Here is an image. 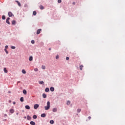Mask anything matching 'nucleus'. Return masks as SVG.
<instances>
[{
    "label": "nucleus",
    "mask_w": 125,
    "mask_h": 125,
    "mask_svg": "<svg viewBox=\"0 0 125 125\" xmlns=\"http://www.w3.org/2000/svg\"><path fill=\"white\" fill-rule=\"evenodd\" d=\"M33 15H37V12H36V11H33Z\"/></svg>",
    "instance_id": "obj_26"
},
{
    "label": "nucleus",
    "mask_w": 125,
    "mask_h": 125,
    "mask_svg": "<svg viewBox=\"0 0 125 125\" xmlns=\"http://www.w3.org/2000/svg\"><path fill=\"white\" fill-rule=\"evenodd\" d=\"M10 20V18H7L6 20V22L8 24V25H10V22H9V20Z\"/></svg>",
    "instance_id": "obj_2"
},
{
    "label": "nucleus",
    "mask_w": 125,
    "mask_h": 125,
    "mask_svg": "<svg viewBox=\"0 0 125 125\" xmlns=\"http://www.w3.org/2000/svg\"><path fill=\"white\" fill-rule=\"evenodd\" d=\"M27 120H31V117L30 116H27Z\"/></svg>",
    "instance_id": "obj_29"
},
{
    "label": "nucleus",
    "mask_w": 125,
    "mask_h": 125,
    "mask_svg": "<svg viewBox=\"0 0 125 125\" xmlns=\"http://www.w3.org/2000/svg\"><path fill=\"white\" fill-rule=\"evenodd\" d=\"M58 58H59V56L57 55L56 57V59H58Z\"/></svg>",
    "instance_id": "obj_36"
},
{
    "label": "nucleus",
    "mask_w": 125,
    "mask_h": 125,
    "mask_svg": "<svg viewBox=\"0 0 125 125\" xmlns=\"http://www.w3.org/2000/svg\"><path fill=\"white\" fill-rule=\"evenodd\" d=\"M81 111H82V109H77L78 113H80L81 112Z\"/></svg>",
    "instance_id": "obj_32"
},
{
    "label": "nucleus",
    "mask_w": 125,
    "mask_h": 125,
    "mask_svg": "<svg viewBox=\"0 0 125 125\" xmlns=\"http://www.w3.org/2000/svg\"><path fill=\"white\" fill-rule=\"evenodd\" d=\"M3 71L4 72V73H7V72H8L7 70H6V68L4 67Z\"/></svg>",
    "instance_id": "obj_16"
},
{
    "label": "nucleus",
    "mask_w": 125,
    "mask_h": 125,
    "mask_svg": "<svg viewBox=\"0 0 125 125\" xmlns=\"http://www.w3.org/2000/svg\"><path fill=\"white\" fill-rule=\"evenodd\" d=\"M31 43H33V44L35 43V41L32 40L31 41Z\"/></svg>",
    "instance_id": "obj_35"
},
{
    "label": "nucleus",
    "mask_w": 125,
    "mask_h": 125,
    "mask_svg": "<svg viewBox=\"0 0 125 125\" xmlns=\"http://www.w3.org/2000/svg\"><path fill=\"white\" fill-rule=\"evenodd\" d=\"M23 94H27V91L26 90H23Z\"/></svg>",
    "instance_id": "obj_18"
},
{
    "label": "nucleus",
    "mask_w": 125,
    "mask_h": 125,
    "mask_svg": "<svg viewBox=\"0 0 125 125\" xmlns=\"http://www.w3.org/2000/svg\"><path fill=\"white\" fill-rule=\"evenodd\" d=\"M41 32H42V29H39L37 31V35H40L41 34Z\"/></svg>",
    "instance_id": "obj_4"
},
{
    "label": "nucleus",
    "mask_w": 125,
    "mask_h": 125,
    "mask_svg": "<svg viewBox=\"0 0 125 125\" xmlns=\"http://www.w3.org/2000/svg\"><path fill=\"white\" fill-rule=\"evenodd\" d=\"M42 68L43 70H44V69H45V66H44V65H42Z\"/></svg>",
    "instance_id": "obj_27"
},
{
    "label": "nucleus",
    "mask_w": 125,
    "mask_h": 125,
    "mask_svg": "<svg viewBox=\"0 0 125 125\" xmlns=\"http://www.w3.org/2000/svg\"><path fill=\"white\" fill-rule=\"evenodd\" d=\"M42 96L43 98H46V95L45 94H43Z\"/></svg>",
    "instance_id": "obj_23"
},
{
    "label": "nucleus",
    "mask_w": 125,
    "mask_h": 125,
    "mask_svg": "<svg viewBox=\"0 0 125 125\" xmlns=\"http://www.w3.org/2000/svg\"><path fill=\"white\" fill-rule=\"evenodd\" d=\"M2 19L3 20H5V15L2 16Z\"/></svg>",
    "instance_id": "obj_22"
},
{
    "label": "nucleus",
    "mask_w": 125,
    "mask_h": 125,
    "mask_svg": "<svg viewBox=\"0 0 125 125\" xmlns=\"http://www.w3.org/2000/svg\"><path fill=\"white\" fill-rule=\"evenodd\" d=\"M45 110H49V108H50V102H47V106H44Z\"/></svg>",
    "instance_id": "obj_1"
},
{
    "label": "nucleus",
    "mask_w": 125,
    "mask_h": 125,
    "mask_svg": "<svg viewBox=\"0 0 125 125\" xmlns=\"http://www.w3.org/2000/svg\"><path fill=\"white\" fill-rule=\"evenodd\" d=\"M11 48H12V49H15L16 47H15V46H12L11 47Z\"/></svg>",
    "instance_id": "obj_30"
},
{
    "label": "nucleus",
    "mask_w": 125,
    "mask_h": 125,
    "mask_svg": "<svg viewBox=\"0 0 125 125\" xmlns=\"http://www.w3.org/2000/svg\"><path fill=\"white\" fill-rule=\"evenodd\" d=\"M62 0H58V3H61Z\"/></svg>",
    "instance_id": "obj_33"
},
{
    "label": "nucleus",
    "mask_w": 125,
    "mask_h": 125,
    "mask_svg": "<svg viewBox=\"0 0 125 125\" xmlns=\"http://www.w3.org/2000/svg\"><path fill=\"white\" fill-rule=\"evenodd\" d=\"M72 4H73V5H75V4H76V2H73L72 3Z\"/></svg>",
    "instance_id": "obj_42"
},
{
    "label": "nucleus",
    "mask_w": 125,
    "mask_h": 125,
    "mask_svg": "<svg viewBox=\"0 0 125 125\" xmlns=\"http://www.w3.org/2000/svg\"><path fill=\"white\" fill-rule=\"evenodd\" d=\"M8 15L9 17H12V16H14V15H13V14H12L11 12H9Z\"/></svg>",
    "instance_id": "obj_3"
},
{
    "label": "nucleus",
    "mask_w": 125,
    "mask_h": 125,
    "mask_svg": "<svg viewBox=\"0 0 125 125\" xmlns=\"http://www.w3.org/2000/svg\"><path fill=\"white\" fill-rule=\"evenodd\" d=\"M50 124H51V125H53L54 124V121L53 120H51L50 121Z\"/></svg>",
    "instance_id": "obj_19"
},
{
    "label": "nucleus",
    "mask_w": 125,
    "mask_h": 125,
    "mask_svg": "<svg viewBox=\"0 0 125 125\" xmlns=\"http://www.w3.org/2000/svg\"><path fill=\"white\" fill-rule=\"evenodd\" d=\"M37 118H38V117L37 116V115H34L33 116V119H37Z\"/></svg>",
    "instance_id": "obj_28"
},
{
    "label": "nucleus",
    "mask_w": 125,
    "mask_h": 125,
    "mask_svg": "<svg viewBox=\"0 0 125 125\" xmlns=\"http://www.w3.org/2000/svg\"><path fill=\"white\" fill-rule=\"evenodd\" d=\"M88 119H89V120H90V119H91V117L89 116V117H88Z\"/></svg>",
    "instance_id": "obj_43"
},
{
    "label": "nucleus",
    "mask_w": 125,
    "mask_h": 125,
    "mask_svg": "<svg viewBox=\"0 0 125 125\" xmlns=\"http://www.w3.org/2000/svg\"><path fill=\"white\" fill-rule=\"evenodd\" d=\"M22 74H26V71L24 69L22 70Z\"/></svg>",
    "instance_id": "obj_25"
},
{
    "label": "nucleus",
    "mask_w": 125,
    "mask_h": 125,
    "mask_svg": "<svg viewBox=\"0 0 125 125\" xmlns=\"http://www.w3.org/2000/svg\"><path fill=\"white\" fill-rule=\"evenodd\" d=\"M20 101L21 102H24V98L23 97H21L20 99Z\"/></svg>",
    "instance_id": "obj_13"
},
{
    "label": "nucleus",
    "mask_w": 125,
    "mask_h": 125,
    "mask_svg": "<svg viewBox=\"0 0 125 125\" xmlns=\"http://www.w3.org/2000/svg\"><path fill=\"white\" fill-rule=\"evenodd\" d=\"M41 117H42V118H45V117H46V115L45 113H42L41 114Z\"/></svg>",
    "instance_id": "obj_5"
},
{
    "label": "nucleus",
    "mask_w": 125,
    "mask_h": 125,
    "mask_svg": "<svg viewBox=\"0 0 125 125\" xmlns=\"http://www.w3.org/2000/svg\"><path fill=\"white\" fill-rule=\"evenodd\" d=\"M17 115H18V113H17Z\"/></svg>",
    "instance_id": "obj_48"
},
{
    "label": "nucleus",
    "mask_w": 125,
    "mask_h": 125,
    "mask_svg": "<svg viewBox=\"0 0 125 125\" xmlns=\"http://www.w3.org/2000/svg\"><path fill=\"white\" fill-rule=\"evenodd\" d=\"M11 93L10 91H9V92H8V93Z\"/></svg>",
    "instance_id": "obj_46"
},
{
    "label": "nucleus",
    "mask_w": 125,
    "mask_h": 125,
    "mask_svg": "<svg viewBox=\"0 0 125 125\" xmlns=\"http://www.w3.org/2000/svg\"><path fill=\"white\" fill-rule=\"evenodd\" d=\"M40 9L42 10L44 8V7H43V6H42V5H40Z\"/></svg>",
    "instance_id": "obj_20"
},
{
    "label": "nucleus",
    "mask_w": 125,
    "mask_h": 125,
    "mask_svg": "<svg viewBox=\"0 0 125 125\" xmlns=\"http://www.w3.org/2000/svg\"><path fill=\"white\" fill-rule=\"evenodd\" d=\"M49 50H51V48H49Z\"/></svg>",
    "instance_id": "obj_45"
},
{
    "label": "nucleus",
    "mask_w": 125,
    "mask_h": 125,
    "mask_svg": "<svg viewBox=\"0 0 125 125\" xmlns=\"http://www.w3.org/2000/svg\"><path fill=\"white\" fill-rule=\"evenodd\" d=\"M20 83V82H18V83Z\"/></svg>",
    "instance_id": "obj_47"
},
{
    "label": "nucleus",
    "mask_w": 125,
    "mask_h": 125,
    "mask_svg": "<svg viewBox=\"0 0 125 125\" xmlns=\"http://www.w3.org/2000/svg\"><path fill=\"white\" fill-rule=\"evenodd\" d=\"M34 71H35V72H37V71H38V68H35V69H34Z\"/></svg>",
    "instance_id": "obj_38"
},
{
    "label": "nucleus",
    "mask_w": 125,
    "mask_h": 125,
    "mask_svg": "<svg viewBox=\"0 0 125 125\" xmlns=\"http://www.w3.org/2000/svg\"><path fill=\"white\" fill-rule=\"evenodd\" d=\"M10 113H11V114H13L14 113V109H11L9 111Z\"/></svg>",
    "instance_id": "obj_7"
},
{
    "label": "nucleus",
    "mask_w": 125,
    "mask_h": 125,
    "mask_svg": "<svg viewBox=\"0 0 125 125\" xmlns=\"http://www.w3.org/2000/svg\"><path fill=\"white\" fill-rule=\"evenodd\" d=\"M39 106V104H36L34 105V109H37L38 107Z\"/></svg>",
    "instance_id": "obj_6"
},
{
    "label": "nucleus",
    "mask_w": 125,
    "mask_h": 125,
    "mask_svg": "<svg viewBox=\"0 0 125 125\" xmlns=\"http://www.w3.org/2000/svg\"><path fill=\"white\" fill-rule=\"evenodd\" d=\"M43 83V81H40V82H39V83L40 84H42V83Z\"/></svg>",
    "instance_id": "obj_31"
},
{
    "label": "nucleus",
    "mask_w": 125,
    "mask_h": 125,
    "mask_svg": "<svg viewBox=\"0 0 125 125\" xmlns=\"http://www.w3.org/2000/svg\"><path fill=\"white\" fill-rule=\"evenodd\" d=\"M30 125H36V123H35V122H34V121H31V122H30Z\"/></svg>",
    "instance_id": "obj_9"
},
{
    "label": "nucleus",
    "mask_w": 125,
    "mask_h": 125,
    "mask_svg": "<svg viewBox=\"0 0 125 125\" xmlns=\"http://www.w3.org/2000/svg\"><path fill=\"white\" fill-rule=\"evenodd\" d=\"M16 2H17V3H18L19 6H21V3H20L18 1V0H16Z\"/></svg>",
    "instance_id": "obj_12"
},
{
    "label": "nucleus",
    "mask_w": 125,
    "mask_h": 125,
    "mask_svg": "<svg viewBox=\"0 0 125 125\" xmlns=\"http://www.w3.org/2000/svg\"><path fill=\"white\" fill-rule=\"evenodd\" d=\"M29 61H33V57L30 56L29 57Z\"/></svg>",
    "instance_id": "obj_21"
},
{
    "label": "nucleus",
    "mask_w": 125,
    "mask_h": 125,
    "mask_svg": "<svg viewBox=\"0 0 125 125\" xmlns=\"http://www.w3.org/2000/svg\"><path fill=\"white\" fill-rule=\"evenodd\" d=\"M53 112H57V108H53Z\"/></svg>",
    "instance_id": "obj_15"
},
{
    "label": "nucleus",
    "mask_w": 125,
    "mask_h": 125,
    "mask_svg": "<svg viewBox=\"0 0 125 125\" xmlns=\"http://www.w3.org/2000/svg\"><path fill=\"white\" fill-rule=\"evenodd\" d=\"M25 108L27 110H30V106H29V105H25Z\"/></svg>",
    "instance_id": "obj_8"
},
{
    "label": "nucleus",
    "mask_w": 125,
    "mask_h": 125,
    "mask_svg": "<svg viewBox=\"0 0 125 125\" xmlns=\"http://www.w3.org/2000/svg\"><path fill=\"white\" fill-rule=\"evenodd\" d=\"M4 117H7V114H4Z\"/></svg>",
    "instance_id": "obj_39"
},
{
    "label": "nucleus",
    "mask_w": 125,
    "mask_h": 125,
    "mask_svg": "<svg viewBox=\"0 0 125 125\" xmlns=\"http://www.w3.org/2000/svg\"><path fill=\"white\" fill-rule=\"evenodd\" d=\"M5 48V49H7V48H8V46L6 45Z\"/></svg>",
    "instance_id": "obj_37"
},
{
    "label": "nucleus",
    "mask_w": 125,
    "mask_h": 125,
    "mask_svg": "<svg viewBox=\"0 0 125 125\" xmlns=\"http://www.w3.org/2000/svg\"><path fill=\"white\" fill-rule=\"evenodd\" d=\"M66 60H69V57H67L66 58Z\"/></svg>",
    "instance_id": "obj_40"
},
{
    "label": "nucleus",
    "mask_w": 125,
    "mask_h": 125,
    "mask_svg": "<svg viewBox=\"0 0 125 125\" xmlns=\"http://www.w3.org/2000/svg\"><path fill=\"white\" fill-rule=\"evenodd\" d=\"M13 104H14V105H15V104H16V103L15 102H13Z\"/></svg>",
    "instance_id": "obj_41"
},
{
    "label": "nucleus",
    "mask_w": 125,
    "mask_h": 125,
    "mask_svg": "<svg viewBox=\"0 0 125 125\" xmlns=\"http://www.w3.org/2000/svg\"><path fill=\"white\" fill-rule=\"evenodd\" d=\"M67 105H70L71 104V102L70 101H68L66 103Z\"/></svg>",
    "instance_id": "obj_24"
},
{
    "label": "nucleus",
    "mask_w": 125,
    "mask_h": 125,
    "mask_svg": "<svg viewBox=\"0 0 125 125\" xmlns=\"http://www.w3.org/2000/svg\"><path fill=\"white\" fill-rule=\"evenodd\" d=\"M12 25H15L16 24V21H12Z\"/></svg>",
    "instance_id": "obj_14"
},
{
    "label": "nucleus",
    "mask_w": 125,
    "mask_h": 125,
    "mask_svg": "<svg viewBox=\"0 0 125 125\" xmlns=\"http://www.w3.org/2000/svg\"><path fill=\"white\" fill-rule=\"evenodd\" d=\"M4 50H5V51L6 54H8V51H7L6 50V49H5Z\"/></svg>",
    "instance_id": "obj_34"
},
{
    "label": "nucleus",
    "mask_w": 125,
    "mask_h": 125,
    "mask_svg": "<svg viewBox=\"0 0 125 125\" xmlns=\"http://www.w3.org/2000/svg\"><path fill=\"white\" fill-rule=\"evenodd\" d=\"M45 92H48V91H49V88H46L45 89Z\"/></svg>",
    "instance_id": "obj_17"
},
{
    "label": "nucleus",
    "mask_w": 125,
    "mask_h": 125,
    "mask_svg": "<svg viewBox=\"0 0 125 125\" xmlns=\"http://www.w3.org/2000/svg\"><path fill=\"white\" fill-rule=\"evenodd\" d=\"M83 65H81L80 66V70H81V71L83 70Z\"/></svg>",
    "instance_id": "obj_10"
},
{
    "label": "nucleus",
    "mask_w": 125,
    "mask_h": 125,
    "mask_svg": "<svg viewBox=\"0 0 125 125\" xmlns=\"http://www.w3.org/2000/svg\"><path fill=\"white\" fill-rule=\"evenodd\" d=\"M9 103H11V100H9Z\"/></svg>",
    "instance_id": "obj_44"
},
{
    "label": "nucleus",
    "mask_w": 125,
    "mask_h": 125,
    "mask_svg": "<svg viewBox=\"0 0 125 125\" xmlns=\"http://www.w3.org/2000/svg\"><path fill=\"white\" fill-rule=\"evenodd\" d=\"M50 90L51 91H54V87H51L50 88Z\"/></svg>",
    "instance_id": "obj_11"
}]
</instances>
